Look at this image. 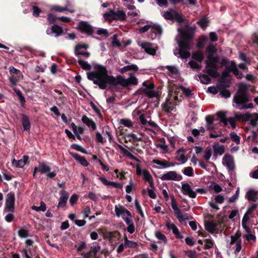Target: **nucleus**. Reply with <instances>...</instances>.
<instances>
[{"instance_id":"nucleus-1","label":"nucleus","mask_w":258,"mask_h":258,"mask_svg":"<svg viewBox=\"0 0 258 258\" xmlns=\"http://www.w3.org/2000/svg\"><path fill=\"white\" fill-rule=\"evenodd\" d=\"M129 75L130 77L127 79L120 75L114 77L108 75V71L104 66L98 64L94 66L93 71L87 73L88 79L101 89H105L108 85L114 86L120 85L122 87L137 85L138 80L135 75L130 73Z\"/></svg>"},{"instance_id":"nucleus-2","label":"nucleus","mask_w":258,"mask_h":258,"mask_svg":"<svg viewBox=\"0 0 258 258\" xmlns=\"http://www.w3.org/2000/svg\"><path fill=\"white\" fill-rule=\"evenodd\" d=\"M178 32L179 35L176 40L179 49L175 50L174 53L181 58L186 59L190 55L189 50L190 49V40L192 36V32L188 27H185L182 29H178Z\"/></svg>"},{"instance_id":"nucleus-3","label":"nucleus","mask_w":258,"mask_h":258,"mask_svg":"<svg viewBox=\"0 0 258 258\" xmlns=\"http://www.w3.org/2000/svg\"><path fill=\"white\" fill-rule=\"evenodd\" d=\"M217 52L216 48L213 45H210L207 48V59L206 61V72L211 77L214 78L218 76L217 62L218 58L214 56Z\"/></svg>"},{"instance_id":"nucleus-4","label":"nucleus","mask_w":258,"mask_h":258,"mask_svg":"<svg viewBox=\"0 0 258 258\" xmlns=\"http://www.w3.org/2000/svg\"><path fill=\"white\" fill-rule=\"evenodd\" d=\"M247 87L246 85L240 84L239 85V89L234 97L233 102L236 104V107L240 109L251 108L253 107L252 103H249L247 105L244 103L249 101L246 92Z\"/></svg>"},{"instance_id":"nucleus-5","label":"nucleus","mask_w":258,"mask_h":258,"mask_svg":"<svg viewBox=\"0 0 258 258\" xmlns=\"http://www.w3.org/2000/svg\"><path fill=\"white\" fill-rule=\"evenodd\" d=\"M241 243V234L237 232L234 235L231 236L229 248L230 250H233L234 253L237 255L242 248Z\"/></svg>"},{"instance_id":"nucleus-6","label":"nucleus","mask_w":258,"mask_h":258,"mask_svg":"<svg viewBox=\"0 0 258 258\" xmlns=\"http://www.w3.org/2000/svg\"><path fill=\"white\" fill-rule=\"evenodd\" d=\"M125 17V14L122 10H118L116 12L112 10H110L108 12L103 14V18L105 20L109 21L117 20H124Z\"/></svg>"},{"instance_id":"nucleus-7","label":"nucleus","mask_w":258,"mask_h":258,"mask_svg":"<svg viewBox=\"0 0 258 258\" xmlns=\"http://www.w3.org/2000/svg\"><path fill=\"white\" fill-rule=\"evenodd\" d=\"M37 172H39L41 174L47 173L46 176L48 178H53L55 176L56 173L54 171H50L49 166L44 163H39L38 167H35L34 168L33 176H35Z\"/></svg>"},{"instance_id":"nucleus-8","label":"nucleus","mask_w":258,"mask_h":258,"mask_svg":"<svg viewBox=\"0 0 258 258\" xmlns=\"http://www.w3.org/2000/svg\"><path fill=\"white\" fill-rule=\"evenodd\" d=\"M143 92L150 98L156 97L158 95V92L154 90V85L152 83L144 82L143 83Z\"/></svg>"},{"instance_id":"nucleus-9","label":"nucleus","mask_w":258,"mask_h":258,"mask_svg":"<svg viewBox=\"0 0 258 258\" xmlns=\"http://www.w3.org/2000/svg\"><path fill=\"white\" fill-rule=\"evenodd\" d=\"M15 195L13 192L8 194L6 201L5 210L7 212H13L15 210Z\"/></svg>"},{"instance_id":"nucleus-10","label":"nucleus","mask_w":258,"mask_h":258,"mask_svg":"<svg viewBox=\"0 0 258 258\" xmlns=\"http://www.w3.org/2000/svg\"><path fill=\"white\" fill-rule=\"evenodd\" d=\"M181 175H178L176 171H171L163 174L161 179L162 180H174L179 181L182 179Z\"/></svg>"},{"instance_id":"nucleus-11","label":"nucleus","mask_w":258,"mask_h":258,"mask_svg":"<svg viewBox=\"0 0 258 258\" xmlns=\"http://www.w3.org/2000/svg\"><path fill=\"white\" fill-rule=\"evenodd\" d=\"M115 212L117 217L121 216L123 220L124 217H128L129 218L132 217L131 212L121 205L115 206Z\"/></svg>"},{"instance_id":"nucleus-12","label":"nucleus","mask_w":258,"mask_h":258,"mask_svg":"<svg viewBox=\"0 0 258 258\" xmlns=\"http://www.w3.org/2000/svg\"><path fill=\"white\" fill-rule=\"evenodd\" d=\"M222 163L230 171L235 169V164L233 157L230 155H225L223 158Z\"/></svg>"},{"instance_id":"nucleus-13","label":"nucleus","mask_w":258,"mask_h":258,"mask_svg":"<svg viewBox=\"0 0 258 258\" xmlns=\"http://www.w3.org/2000/svg\"><path fill=\"white\" fill-rule=\"evenodd\" d=\"M139 45L144 49L145 51L148 54L152 55H155L156 54L157 47L154 46L152 43L148 42H144Z\"/></svg>"},{"instance_id":"nucleus-14","label":"nucleus","mask_w":258,"mask_h":258,"mask_svg":"<svg viewBox=\"0 0 258 258\" xmlns=\"http://www.w3.org/2000/svg\"><path fill=\"white\" fill-rule=\"evenodd\" d=\"M181 189L183 194L188 196L190 198H195L197 196L196 191L193 190L188 183H182Z\"/></svg>"},{"instance_id":"nucleus-15","label":"nucleus","mask_w":258,"mask_h":258,"mask_svg":"<svg viewBox=\"0 0 258 258\" xmlns=\"http://www.w3.org/2000/svg\"><path fill=\"white\" fill-rule=\"evenodd\" d=\"M172 93L170 91L169 95L171 96L166 100V102L163 104V108L164 110L167 112H170L175 109V105L173 101L175 100L174 98V96L173 97L172 96Z\"/></svg>"},{"instance_id":"nucleus-16","label":"nucleus","mask_w":258,"mask_h":258,"mask_svg":"<svg viewBox=\"0 0 258 258\" xmlns=\"http://www.w3.org/2000/svg\"><path fill=\"white\" fill-rule=\"evenodd\" d=\"M226 71L227 72V73L232 72L237 78H241L242 75L239 73V71L237 68L236 64L234 61L228 62L226 64Z\"/></svg>"},{"instance_id":"nucleus-17","label":"nucleus","mask_w":258,"mask_h":258,"mask_svg":"<svg viewBox=\"0 0 258 258\" xmlns=\"http://www.w3.org/2000/svg\"><path fill=\"white\" fill-rule=\"evenodd\" d=\"M78 28L88 35H91L93 32L92 27L87 22L82 21L79 23Z\"/></svg>"},{"instance_id":"nucleus-18","label":"nucleus","mask_w":258,"mask_h":258,"mask_svg":"<svg viewBox=\"0 0 258 258\" xmlns=\"http://www.w3.org/2000/svg\"><path fill=\"white\" fill-rule=\"evenodd\" d=\"M166 227L167 229L169 231H171L175 235L176 238L179 239H182L183 237L180 234L179 230L176 226L169 221L166 222Z\"/></svg>"},{"instance_id":"nucleus-19","label":"nucleus","mask_w":258,"mask_h":258,"mask_svg":"<svg viewBox=\"0 0 258 258\" xmlns=\"http://www.w3.org/2000/svg\"><path fill=\"white\" fill-rule=\"evenodd\" d=\"M60 196L57 205L58 208L65 206L68 200L69 193L66 190H62L60 192Z\"/></svg>"},{"instance_id":"nucleus-20","label":"nucleus","mask_w":258,"mask_h":258,"mask_svg":"<svg viewBox=\"0 0 258 258\" xmlns=\"http://www.w3.org/2000/svg\"><path fill=\"white\" fill-rule=\"evenodd\" d=\"M29 157L26 155H24L23 157V158L20 160H16L14 159L12 160V163L13 166L18 168H22L23 167L26 163L28 161Z\"/></svg>"},{"instance_id":"nucleus-21","label":"nucleus","mask_w":258,"mask_h":258,"mask_svg":"<svg viewBox=\"0 0 258 258\" xmlns=\"http://www.w3.org/2000/svg\"><path fill=\"white\" fill-rule=\"evenodd\" d=\"M181 91L186 96H190L191 94V90L189 88H186L183 86H179L174 92V98L175 100H177L178 93Z\"/></svg>"},{"instance_id":"nucleus-22","label":"nucleus","mask_w":258,"mask_h":258,"mask_svg":"<svg viewBox=\"0 0 258 258\" xmlns=\"http://www.w3.org/2000/svg\"><path fill=\"white\" fill-rule=\"evenodd\" d=\"M46 33L48 35L53 33L56 37H57L62 34L63 30L60 26L55 25L51 27L50 30H47Z\"/></svg>"},{"instance_id":"nucleus-23","label":"nucleus","mask_w":258,"mask_h":258,"mask_svg":"<svg viewBox=\"0 0 258 258\" xmlns=\"http://www.w3.org/2000/svg\"><path fill=\"white\" fill-rule=\"evenodd\" d=\"M185 154V150L183 149H179L177 151V155L176 157V160L180 162L181 164L185 163L187 160Z\"/></svg>"},{"instance_id":"nucleus-24","label":"nucleus","mask_w":258,"mask_h":258,"mask_svg":"<svg viewBox=\"0 0 258 258\" xmlns=\"http://www.w3.org/2000/svg\"><path fill=\"white\" fill-rule=\"evenodd\" d=\"M71 155L76 161H77L82 166L84 167H87L88 166L89 163L87 160L84 157L75 153H71Z\"/></svg>"},{"instance_id":"nucleus-25","label":"nucleus","mask_w":258,"mask_h":258,"mask_svg":"<svg viewBox=\"0 0 258 258\" xmlns=\"http://www.w3.org/2000/svg\"><path fill=\"white\" fill-rule=\"evenodd\" d=\"M143 179L145 180V181L148 182L152 188H154V185L153 179L149 172L146 170H144L143 171Z\"/></svg>"},{"instance_id":"nucleus-26","label":"nucleus","mask_w":258,"mask_h":258,"mask_svg":"<svg viewBox=\"0 0 258 258\" xmlns=\"http://www.w3.org/2000/svg\"><path fill=\"white\" fill-rule=\"evenodd\" d=\"M82 121L88 127H91L93 130H95L96 129V125L95 122L92 119L89 118L87 116H83L82 118Z\"/></svg>"},{"instance_id":"nucleus-27","label":"nucleus","mask_w":258,"mask_h":258,"mask_svg":"<svg viewBox=\"0 0 258 258\" xmlns=\"http://www.w3.org/2000/svg\"><path fill=\"white\" fill-rule=\"evenodd\" d=\"M205 120L206 122V127L207 130L211 131L214 129V116L211 115H207L205 118Z\"/></svg>"},{"instance_id":"nucleus-28","label":"nucleus","mask_w":258,"mask_h":258,"mask_svg":"<svg viewBox=\"0 0 258 258\" xmlns=\"http://www.w3.org/2000/svg\"><path fill=\"white\" fill-rule=\"evenodd\" d=\"M124 221L125 222L126 224L128 225L127 228V231L132 234L135 232V226L132 222V218H129L128 217H124Z\"/></svg>"},{"instance_id":"nucleus-29","label":"nucleus","mask_w":258,"mask_h":258,"mask_svg":"<svg viewBox=\"0 0 258 258\" xmlns=\"http://www.w3.org/2000/svg\"><path fill=\"white\" fill-rule=\"evenodd\" d=\"M247 120L250 121V123L252 126H256L258 121V114L256 113L252 114L248 113Z\"/></svg>"},{"instance_id":"nucleus-30","label":"nucleus","mask_w":258,"mask_h":258,"mask_svg":"<svg viewBox=\"0 0 258 258\" xmlns=\"http://www.w3.org/2000/svg\"><path fill=\"white\" fill-rule=\"evenodd\" d=\"M70 6V3H68L67 6L65 7H61L58 6H53L51 7V10L59 12H62L64 11H69L71 13L75 12V11L74 9H68V7Z\"/></svg>"},{"instance_id":"nucleus-31","label":"nucleus","mask_w":258,"mask_h":258,"mask_svg":"<svg viewBox=\"0 0 258 258\" xmlns=\"http://www.w3.org/2000/svg\"><path fill=\"white\" fill-rule=\"evenodd\" d=\"M138 70H139V68L137 65L132 64L131 65H128V66H125V67L121 68L120 70V72L121 73H124L129 71L137 72L138 71Z\"/></svg>"},{"instance_id":"nucleus-32","label":"nucleus","mask_w":258,"mask_h":258,"mask_svg":"<svg viewBox=\"0 0 258 258\" xmlns=\"http://www.w3.org/2000/svg\"><path fill=\"white\" fill-rule=\"evenodd\" d=\"M151 26L150 32L152 34L154 33L156 36L157 34L160 35L162 33V30L160 26L152 23H151Z\"/></svg>"},{"instance_id":"nucleus-33","label":"nucleus","mask_w":258,"mask_h":258,"mask_svg":"<svg viewBox=\"0 0 258 258\" xmlns=\"http://www.w3.org/2000/svg\"><path fill=\"white\" fill-rule=\"evenodd\" d=\"M153 162L155 164L163 166L164 168L174 166L175 165L178 164V163L169 164L168 162L166 160H154Z\"/></svg>"},{"instance_id":"nucleus-34","label":"nucleus","mask_w":258,"mask_h":258,"mask_svg":"<svg viewBox=\"0 0 258 258\" xmlns=\"http://www.w3.org/2000/svg\"><path fill=\"white\" fill-rule=\"evenodd\" d=\"M214 155L217 156L218 155H221L225 151V148L223 146L219 145V144H215L213 147Z\"/></svg>"},{"instance_id":"nucleus-35","label":"nucleus","mask_w":258,"mask_h":258,"mask_svg":"<svg viewBox=\"0 0 258 258\" xmlns=\"http://www.w3.org/2000/svg\"><path fill=\"white\" fill-rule=\"evenodd\" d=\"M216 226L217 224L213 221H208L205 224L206 229L212 233L215 231Z\"/></svg>"},{"instance_id":"nucleus-36","label":"nucleus","mask_w":258,"mask_h":258,"mask_svg":"<svg viewBox=\"0 0 258 258\" xmlns=\"http://www.w3.org/2000/svg\"><path fill=\"white\" fill-rule=\"evenodd\" d=\"M175 11L169 10L162 13V16L167 20H173Z\"/></svg>"},{"instance_id":"nucleus-37","label":"nucleus","mask_w":258,"mask_h":258,"mask_svg":"<svg viewBox=\"0 0 258 258\" xmlns=\"http://www.w3.org/2000/svg\"><path fill=\"white\" fill-rule=\"evenodd\" d=\"M78 63L83 69L89 71L91 69V66L87 61L83 60L80 57H78Z\"/></svg>"},{"instance_id":"nucleus-38","label":"nucleus","mask_w":258,"mask_h":258,"mask_svg":"<svg viewBox=\"0 0 258 258\" xmlns=\"http://www.w3.org/2000/svg\"><path fill=\"white\" fill-rule=\"evenodd\" d=\"M22 125L24 130L27 131L30 130L31 125L29 122V118L26 115H23Z\"/></svg>"},{"instance_id":"nucleus-39","label":"nucleus","mask_w":258,"mask_h":258,"mask_svg":"<svg viewBox=\"0 0 258 258\" xmlns=\"http://www.w3.org/2000/svg\"><path fill=\"white\" fill-rule=\"evenodd\" d=\"M165 68L168 70L169 74L172 76H177L179 74L178 69L174 66H167Z\"/></svg>"},{"instance_id":"nucleus-40","label":"nucleus","mask_w":258,"mask_h":258,"mask_svg":"<svg viewBox=\"0 0 258 258\" xmlns=\"http://www.w3.org/2000/svg\"><path fill=\"white\" fill-rule=\"evenodd\" d=\"M246 198L248 201L255 202L257 200V194L254 190H249L246 193Z\"/></svg>"},{"instance_id":"nucleus-41","label":"nucleus","mask_w":258,"mask_h":258,"mask_svg":"<svg viewBox=\"0 0 258 258\" xmlns=\"http://www.w3.org/2000/svg\"><path fill=\"white\" fill-rule=\"evenodd\" d=\"M134 114L140 115L139 119L142 124L143 125L148 124V121L146 119L144 114H141V111L139 110H135L133 112Z\"/></svg>"},{"instance_id":"nucleus-42","label":"nucleus","mask_w":258,"mask_h":258,"mask_svg":"<svg viewBox=\"0 0 258 258\" xmlns=\"http://www.w3.org/2000/svg\"><path fill=\"white\" fill-rule=\"evenodd\" d=\"M18 234L20 237L26 238L29 236V231L26 228L20 227L18 230Z\"/></svg>"},{"instance_id":"nucleus-43","label":"nucleus","mask_w":258,"mask_h":258,"mask_svg":"<svg viewBox=\"0 0 258 258\" xmlns=\"http://www.w3.org/2000/svg\"><path fill=\"white\" fill-rule=\"evenodd\" d=\"M174 215L179 220V221L181 223L188 219L187 215L186 214L182 213L180 211Z\"/></svg>"},{"instance_id":"nucleus-44","label":"nucleus","mask_w":258,"mask_h":258,"mask_svg":"<svg viewBox=\"0 0 258 258\" xmlns=\"http://www.w3.org/2000/svg\"><path fill=\"white\" fill-rule=\"evenodd\" d=\"M182 173L184 175L188 177H192L194 175V169L191 167H186L184 168L182 171Z\"/></svg>"},{"instance_id":"nucleus-45","label":"nucleus","mask_w":258,"mask_h":258,"mask_svg":"<svg viewBox=\"0 0 258 258\" xmlns=\"http://www.w3.org/2000/svg\"><path fill=\"white\" fill-rule=\"evenodd\" d=\"M31 208L32 210H35L36 212H39V211L44 212L46 209V205L43 202H41L40 203V206H33Z\"/></svg>"},{"instance_id":"nucleus-46","label":"nucleus","mask_w":258,"mask_h":258,"mask_svg":"<svg viewBox=\"0 0 258 258\" xmlns=\"http://www.w3.org/2000/svg\"><path fill=\"white\" fill-rule=\"evenodd\" d=\"M120 124L123 125L124 126L131 127L133 125V122L130 119L127 118H123L120 120Z\"/></svg>"},{"instance_id":"nucleus-47","label":"nucleus","mask_w":258,"mask_h":258,"mask_svg":"<svg viewBox=\"0 0 258 258\" xmlns=\"http://www.w3.org/2000/svg\"><path fill=\"white\" fill-rule=\"evenodd\" d=\"M201 82L203 84H208L211 82V78L207 75L203 74L199 76Z\"/></svg>"},{"instance_id":"nucleus-48","label":"nucleus","mask_w":258,"mask_h":258,"mask_svg":"<svg viewBox=\"0 0 258 258\" xmlns=\"http://www.w3.org/2000/svg\"><path fill=\"white\" fill-rule=\"evenodd\" d=\"M222 122L225 125H226L228 123H229L233 128H234L236 127V124H235L234 120L232 117H229V118H227V119H224V120L223 119L222 120Z\"/></svg>"},{"instance_id":"nucleus-49","label":"nucleus","mask_w":258,"mask_h":258,"mask_svg":"<svg viewBox=\"0 0 258 258\" xmlns=\"http://www.w3.org/2000/svg\"><path fill=\"white\" fill-rule=\"evenodd\" d=\"M124 242L125 244L126 245V247L130 248H135L138 245L136 242L129 240L126 236L124 237Z\"/></svg>"},{"instance_id":"nucleus-50","label":"nucleus","mask_w":258,"mask_h":258,"mask_svg":"<svg viewBox=\"0 0 258 258\" xmlns=\"http://www.w3.org/2000/svg\"><path fill=\"white\" fill-rule=\"evenodd\" d=\"M156 237L160 241V242L166 243L167 239L166 236L159 231L156 232L155 233Z\"/></svg>"},{"instance_id":"nucleus-51","label":"nucleus","mask_w":258,"mask_h":258,"mask_svg":"<svg viewBox=\"0 0 258 258\" xmlns=\"http://www.w3.org/2000/svg\"><path fill=\"white\" fill-rule=\"evenodd\" d=\"M192 58L201 62L204 58V54L202 52L197 51L192 54Z\"/></svg>"},{"instance_id":"nucleus-52","label":"nucleus","mask_w":258,"mask_h":258,"mask_svg":"<svg viewBox=\"0 0 258 258\" xmlns=\"http://www.w3.org/2000/svg\"><path fill=\"white\" fill-rule=\"evenodd\" d=\"M247 114L246 113L244 114H239L237 113H235V117L239 121L247 120Z\"/></svg>"},{"instance_id":"nucleus-53","label":"nucleus","mask_w":258,"mask_h":258,"mask_svg":"<svg viewBox=\"0 0 258 258\" xmlns=\"http://www.w3.org/2000/svg\"><path fill=\"white\" fill-rule=\"evenodd\" d=\"M243 237L247 242H249L250 240H252L254 242L256 240V237L252 234V233H247L246 235H244Z\"/></svg>"},{"instance_id":"nucleus-54","label":"nucleus","mask_w":258,"mask_h":258,"mask_svg":"<svg viewBox=\"0 0 258 258\" xmlns=\"http://www.w3.org/2000/svg\"><path fill=\"white\" fill-rule=\"evenodd\" d=\"M115 232L107 231L103 233V237L105 239L111 240L114 237H115Z\"/></svg>"},{"instance_id":"nucleus-55","label":"nucleus","mask_w":258,"mask_h":258,"mask_svg":"<svg viewBox=\"0 0 258 258\" xmlns=\"http://www.w3.org/2000/svg\"><path fill=\"white\" fill-rule=\"evenodd\" d=\"M135 207H136V208L138 212L141 215V216L142 217H143L144 216V213L142 211L141 206L140 204V203H139V201H138V200L136 199L135 200Z\"/></svg>"},{"instance_id":"nucleus-56","label":"nucleus","mask_w":258,"mask_h":258,"mask_svg":"<svg viewBox=\"0 0 258 258\" xmlns=\"http://www.w3.org/2000/svg\"><path fill=\"white\" fill-rule=\"evenodd\" d=\"M211 187V188L217 193L220 192L222 190V188L221 186L215 182L212 183Z\"/></svg>"},{"instance_id":"nucleus-57","label":"nucleus","mask_w":258,"mask_h":258,"mask_svg":"<svg viewBox=\"0 0 258 258\" xmlns=\"http://www.w3.org/2000/svg\"><path fill=\"white\" fill-rule=\"evenodd\" d=\"M96 141L102 144H103L106 142V140L105 139V137H103L102 135L99 132H97L96 133Z\"/></svg>"},{"instance_id":"nucleus-58","label":"nucleus","mask_w":258,"mask_h":258,"mask_svg":"<svg viewBox=\"0 0 258 258\" xmlns=\"http://www.w3.org/2000/svg\"><path fill=\"white\" fill-rule=\"evenodd\" d=\"M96 33L98 35H102L105 37H108L109 36V34L107 29L103 28H99L96 31Z\"/></svg>"},{"instance_id":"nucleus-59","label":"nucleus","mask_w":258,"mask_h":258,"mask_svg":"<svg viewBox=\"0 0 258 258\" xmlns=\"http://www.w3.org/2000/svg\"><path fill=\"white\" fill-rule=\"evenodd\" d=\"M230 137L232 140L235 142L237 144L240 143V137L234 132L230 133Z\"/></svg>"},{"instance_id":"nucleus-60","label":"nucleus","mask_w":258,"mask_h":258,"mask_svg":"<svg viewBox=\"0 0 258 258\" xmlns=\"http://www.w3.org/2000/svg\"><path fill=\"white\" fill-rule=\"evenodd\" d=\"M239 195V188L238 187L235 194L232 196L231 197L229 198V202L233 203L235 202V201L238 199Z\"/></svg>"},{"instance_id":"nucleus-61","label":"nucleus","mask_w":258,"mask_h":258,"mask_svg":"<svg viewBox=\"0 0 258 258\" xmlns=\"http://www.w3.org/2000/svg\"><path fill=\"white\" fill-rule=\"evenodd\" d=\"M198 23L203 29H205L208 26V21L205 18L200 20Z\"/></svg>"},{"instance_id":"nucleus-62","label":"nucleus","mask_w":258,"mask_h":258,"mask_svg":"<svg viewBox=\"0 0 258 258\" xmlns=\"http://www.w3.org/2000/svg\"><path fill=\"white\" fill-rule=\"evenodd\" d=\"M214 245V242L210 239H206L205 240V247L206 249L211 248Z\"/></svg>"},{"instance_id":"nucleus-63","label":"nucleus","mask_w":258,"mask_h":258,"mask_svg":"<svg viewBox=\"0 0 258 258\" xmlns=\"http://www.w3.org/2000/svg\"><path fill=\"white\" fill-rule=\"evenodd\" d=\"M78 196L76 194H73L71 196L70 200V202L72 206H74L77 203L78 200Z\"/></svg>"},{"instance_id":"nucleus-64","label":"nucleus","mask_w":258,"mask_h":258,"mask_svg":"<svg viewBox=\"0 0 258 258\" xmlns=\"http://www.w3.org/2000/svg\"><path fill=\"white\" fill-rule=\"evenodd\" d=\"M173 20H175L178 23H180L183 21V19L182 16L175 11V14H174Z\"/></svg>"}]
</instances>
